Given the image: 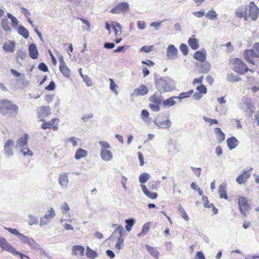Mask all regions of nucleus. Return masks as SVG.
Masks as SVG:
<instances>
[{"label":"nucleus","instance_id":"f257e3e1","mask_svg":"<svg viewBox=\"0 0 259 259\" xmlns=\"http://www.w3.org/2000/svg\"><path fill=\"white\" fill-rule=\"evenodd\" d=\"M155 84L157 90L160 93L172 91L175 88L174 81L167 77L155 79Z\"/></svg>","mask_w":259,"mask_h":259},{"label":"nucleus","instance_id":"f03ea898","mask_svg":"<svg viewBox=\"0 0 259 259\" xmlns=\"http://www.w3.org/2000/svg\"><path fill=\"white\" fill-rule=\"evenodd\" d=\"M18 106L8 100H3L0 102V112L4 115L8 114L16 117L18 114Z\"/></svg>","mask_w":259,"mask_h":259},{"label":"nucleus","instance_id":"7ed1b4c3","mask_svg":"<svg viewBox=\"0 0 259 259\" xmlns=\"http://www.w3.org/2000/svg\"><path fill=\"white\" fill-rule=\"evenodd\" d=\"M244 56L247 63L254 64L253 59L259 58V42H255L251 49L246 50L244 53Z\"/></svg>","mask_w":259,"mask_h":259},{"label":"nucleus","instance_id":"20e7f679","mask_svg":"<svg viewBox=\"0 0 259 259\" xmlns=\"http://www.w3.org/2000/svg\"><path fill=\"white\" fill-rule=\"evenodd\" d=\"M231 64L233 70L238 73L243 74L249 70L246 64L241 60L237 58L231 61Z\"/></svg>","mask_w":259,"mask_h":259},{"label":"nucleus","instance_id":"39448f33","mask_svg":"<svg viewBox=\"0 0 259 259\" xmlns=\"http://www.w3.org/2000/svg\"><path fill=\"white\" fill-rule=\"evenodd\" d=\"M239 210L244 217H246L251 207L248 203L247 199L243 196L238 198Z\"/></svg>","mask_w":259,"mask_h":259},{"label":"nucleus","instance_id":"423d86ee","mask_svg":"<svg viewBox=\"0 0 259 259\" xmlns=\"http://www.w3.org/2000/svg\"><path fill=\"white\" fill-rule=\"evenodd\" d=\"M248 6L249 16L253 21H255L258 16V8L253 3H251L249 5H248Z\"/></svg>","mask_w":259,"mask_h":259},{"label":"nucleus","instance_id":"0eeeda50","mask_svg":"<svg viewBox=\"0 0 259 259\" xmlns=\"http://www.w3.org/2000/svg\"><path fill=\"white\" fill-rule=\"evenodd\" d=\"M0 247L3 249L11 252V253H16V249L12 246L6 240V239L0 236Z\"/></svg>","mask_w":259,"mask_h":259},{"label":"nucleus","instance_id":"6e6552de","mask_svg":"<svg viewBox=\"0 0 259 259\" xmlns=\"http://www.w3.org/2000/svg\"><path fill=\"white\" fill-rule=\"evenodd\" d=\"M14 142L12 140H8L4 145V152L7 157L13 155L12 147L14 146Z\"/></svg>","mask_w":259,"mask_h":259},{"label":"nucleus","instance_id":"1a4fd4ad","mask_svg":"<svg viewBox=\"0 0 259 259\" xmlns=\"http://www.w3.org/2000/svg\"><path fill=\"white\" fill-rule=\"evenodd\" d=\"M178 50L173 45H170L167 48V57L170 60H175L178 58Z\"/></svg>","mask_w":259,"mask_h":259},{"label":"nucleus","instance_id":"9d476101","mask_svg":"<svg viewBox=\"0 0 259 259\" xmlns=\"http://www.w3.org/2000/svg\"><path fill=\"white\" fill-rule=\"evenodd\" d=\"M129 10V5L127 3H122L118 5L115 8L112 9L111 12L115 14H119L128 11Z\"/></svg>","mask_w":259,"mask_h":259},{"label":"nucleus","instance_id":"9b49d317","mask_svg":"<svg viewBox=\"0 0 259 259\" xmlns=\"http://www.w3.org/2000/svg\"><path fill=\"white\" fill-rule=\"evenodd\" d=\"M248 5H241L238 7L235 10V14L237 17L242 18L244 15L248 13Z\"/></svg>","mask_w":259,"mask_h":259},{"label":"nucleus","instance_id":"f8f14e48","mask_svg":"<svg viewBox=\"0 0 259 259\" xmlns=\"http://www.w3.org/2000/svg\"><path fill=\"white\" fill-rule=\"evenodd\" d=\"M148 89L145 85L141 84L139 88L134 90L132 96H144L148 94Z\"/></svg>","mask_w":259,"mask_h":259},{"label":"nucleus","instance_id":"ddd939ff","mask_svg":"<svg viewBox=\"0 0 259 259\" xmlns=\"http://www.w3.org/2000/svg\"><path fill=\"white\" fill-rule=\"evenodd\" d=\"M40 120L43 121L44 117L51 114V108L49 106H42L38 108Z\"/></svg>","mask_w":259,"mask_h":259},{"label":"nucleus","instance_id":"4468645a","mask_svg":"<svg viewBox=\"0 0 259 259\" xmlns=\"http://www.w3.org/2000/svg\"><path fill=\"white\" fill-rule=\"evenodd\" d=\"M58 182L62 189H66L68 184V178L67 174L66 173L60 174L59 177Z\"/></svg>","mask_w":259,"mask_h":259},{"label":"nucleus","instance_id":"2eb2a0df","mask_svg":"<svg viewBox=\"0 0 259 259\" xmlns=\"http://www.w3.org/2000/svg\"><path fill=\"white\" fill-rule=\"evenodd\" d=\"M28 52L29 56L31 59H36L38 58V52L35 44H31L29 46Z\"/></svg>","mask_w":259,"mask_h":259},{"label":"nucleus","instance_id":"dca6fc26","mask_svg":"<svg viewBox=\"0 0 259 259\" xmlns=\"http://www.w3.org/2000/svg\"><path fill=\"white\" fill-rule=\"evenodd\" d=\"M100 156L101 158L106 161L111 160L113 158V154L112 152L107 149H101L100 152Z\"/></svg>","mask_w":259,"mask_h":259},{"label":"nucleus","instance_id":"f3484780","mask_svg":"<svg viewBox=\"0 0 259 259\" xmlns=\"http://www.w3.org/2000/svg\"><path fill=\"white\" fill-rule=\"evenodd\" d=\"M149 101L155 104H161L162 101L161 93L156 92L149 98Z\"/></svg>","mask_w":259,"mask_h":259},{"label":"nucleus","instance_id":"a211bd4d","mask_svg":"<svg viewBox=\"0 0 259 259\" xmlns=\"http://www.w3.org/2000/svg\"><path fill=\"white\" fill-rule=\"evenodd\" d=\"M227 145L230 150L235 148L239 144V141L234 137H232L227 140Z\"/></svg>","mask_w":259,"mask_h":259},{"label":"nucleus","instance_id":"6ab92c4d","mask_svg":"<svg viewBox=\"0 0 259 259\" xmlns=\"http://www.w3.org/2000/svg\"><path fill=\"white\" fill-rule=\"evenodd\" d=\"M250 177V174L247 171H245L236 178V182L239 184H242L246 182Z\"/></svg>","mask_w":259,"mask_h":259},{"label":"nucleus","instance_id":"aec40b11","mask_svg":"<svg viewBox=\"0 0 259 259\" xmlns=\"http://www.w3.org/2000/svg\"><path fill=\"white\" fill-rule=\"evenodd\" d=\"M188 44L193 50H196L199 48V41L198 39L195 38L194 36H192L189 38Z\"/></svg>","mask_w":259,"mask_h":259},{"label":"nucleus","instance_id":"412c9836","mask_svg":"<svg viewBox=\"0 0 259 259\" xmlns=\"http://www.w3.org/2000/svg\"><path fill=\"white\" fill-rule=\"evenodd\" d=\"M84 248L81 245H74L72 247V254L74 255H84Z\"/></svg>","mask_w":259,"mask_h":259},{"label":"nucleus","instance_id":"4be33fe9","mask_svg":"<svg viewBox=\"0 0 259 259\" xmlns=\"http://www.w3.org/2000/svg\"><path fill=\"white\" fill-rule=\"evenodd\" d=\"M206 57V53L205 51L204 52L198 51L196 52L193 55V58L201 62L205 61Z\"/></svg>","mask_w":259,"mask_h":259},{"label":"nucleus","instance_id":"5701e85b","mask_svg":"<svg viewBox=\"0 0 259 259\" xmlns=\"http://www.w3.org/2000/svg\"><path fill=\"white\" fill-rule=\"evenodd\" d=\"M28 140V136L25 134L23 137L19 138L16 142V146L17 147H24L27 145V141Z\"/></svg>","mask_w":259,"mask_h":259},{"label":"nucleus","instance_id":"b1692460","mask_svg":"<svg viewBox=\"0 0 259 259\" xmlns=\"http://www.w3.org/2000/svg\"><path fill=\"white\" fill-rule=\"evenodd\" d=\"M154 122L157 126L162 128L169 127L171 124V121L169 119L164 121H160L158 118L155 119Z\"/></svg>","mask_w":259,"mask_h":259},{"label":"nucleus","instance_id":"393cba45","mask_svg":"<svg viewBox=\"0 0 259 259\" xmlns=\"http://www.w3.org/2000/svg\"><path fill=\"white\" fill-rule=\"evenodd\" d=\"M87 155L88 152L86 150L82 148H78L76 151L74 157L76 160H79L81 158L85 157Z\"/></svg>","mask_w":259,"mask_h":259},{"label":"nucleus","instance_id":"a878e982","mask_svg":"<svg viewBox=\"0 0 259 259\" xmlns=\"http://www.w3.org/2000/svg\"><path fill=\"white\" fill-rule=\"evenodd\" d=\"M218 193L219 194V196L221 198H224L225 199H227L228 198V195L226 193V185L222 184L219 186Z\"/></svg>","mask_w":259,"mask_h":259},{"label":"nucleus","instance_id":"bb28decb","mask_svg":"<svg viewBox=\"0 0 259 259\" xmlns=\"http://www.w3.org/2000/svg\"><path fill=\"white\" fill-rule=\"evenodd\" d=\"M214 133L218 135L217 140L219 143H222L225 139V135L222 131L221 128L216 127L214 129Z\"/></svg>","mask_w":259,"mask_h":259},{"label":"nucleus","instance_id":"cd10ccee","mask_svg":"<svg viewBox=\"0 0 259 259\" xmlns=\"http://www.w3.org/2000/svg\"><path fill=\"white\" fill-rule=\"evenodd\" d=\"M174 99H178L177 96H174L165 100L162 102L164 107H171L176 104V102Z\"/></svg>","mask_w":259,"mask_h":259},{"label":"nucleus","instance_id":"c85d7f7f","mask_svg":"<svg viewBox=\"0 0 259 259\" xmlns=\"http://www.w3.org/2000/svg\"><path fill=\"white\" fill-rule=\"evenodd\" d=\"M18 33L19 34L23 36L25 38H27L29 37L28 31L22 25L19 26Z\"/></svg>","mask_w":259,"mask_h":259},{"label":"nucleus","instance_id":"c756f323","mask_svg":"<svg viewBox=\"0 0 259 259\" xmlns=\"http://www.w3.org/2000/svg\"><path fill=\"white\" fill-rule=\"evenodd\" d=\"M146 247L147 249V250L151 255L155 257L156 259H158V255L159 253L158 251L156 248L148 245H146Z\"/></svg>","mask_w":259,"mask_h":259},{"label":"nucleus","instance_id":"7c9ffc66","mask_svg":"<svg viewBox=\"0 0 259 259\" xmlns=\"http://www.w3.org/2000/svg\"><path fill=\"white\" fill-rule=\"evenodd\" d=\"M15 43L14 41H11L9 43H6L4 46L3 49L5 51L9 52H14L15 49Z\"/></svg>","mask_w":259,"mask_h":259},{"label":"nucleus","instance_id":"2f4dec72","mask_svg":"<svg viewBox=\"0 0 259 259\" xmlns=\"http://www.w3.org/2000/svg\"><path fill=\"white\" fill-rule=\"evenodd\" d=\"M59 69L64 76H65L66 77H70V70L68 68L66 64L59 67Z\"/></svg>","mask_w":259,"mask_h":259},{"label":"nucleus","instance_id":"473e14b6","mask_svg":"<svg viewBox=\"0 0 259 259\" xmlns=\"http://www.w3.org/2000/svg\"><path fill=\"white\" fill-rule=\"evenodd\" d=\"M86 255L91 259H95L98 256V253L96 251L91 249L89 247H87Z\"/></svg>","mask_w":259,"mask_h":259},{"label":"nucleus","instance_id":"72a5a7b5","mask_svg":"<svg viewBox=\"0 0 259 259\" xmlns=\"http://www.w3.org/2000/svg\"><path fill=\"white\" fill-rule=\"evenodd\" d=\"M150 178V176L149 174L146 172H143L141 174L139 178V182L141 184L146 183Z\"/></svg>","mask_w":259,"mask_h":259},{"label":"nucleus","instance_id":"f704fd0d","mask_svg":"<svg viewBox=\"0 0 259 259\" xmlns=\"http://www.w3.org/2000/svg\"><path fill=\"white\" fill-rule=\"evenodd\" d=\"M216 12L213 9L209 10L206 14L205 17L211 20H214L217 18Z\"/></svg>","mask_w":259,"mask_h":259},{"label":"nucleus","instance_id":"c9c22d12","mask_svg":"<svg viewBox=\"0 0 259 259\" xmlns=\"http://www.w3.org/2000/svg\"><path fill=\"white\" fill-rule=\"evenodd\" d=\"M1 26L6 31H10L11 30L9 25L8 19L6 18L2 19L1 21Z\"/></svg>","mask_w":259,"mask_h":259},{"label":"nucleus","instance_id":"e433bc0d","mask_svg":"<svg viewBox=\"0 0 259 259\" xmlns=\"http://www.w3.org/2000/svg\"><path fill=\"white\" fill-rule=\"evenodd\" d=\"M226 79L231 82H235L239 81L241 80V78L236 75H234L233 74H227Z\"/></svg>","mask_w":259,"mask_h":259},{"label":"nucleus","instance_id":"4c0bfd02","mask_svg":"<svg viewBox=\"0 0 259 259\" xmlns=\"http://www.w3.org/2000/svg\"><path fill=\"white\" fill-rule=\"evenodd\" d=\"M125 223H126L125 228L127 231H130L132 230V227L135 223V220L134 219H129L125 220Z\"/></svg>","mask_w":259,"mask_h":259},{"label":"nucleus","instance_id":"58836bf2","mask_svg":"<svg viewBox=\"0 0 259 259\" xmlns=\"http://www.w3.org/2000/svg\"><path fill=\"white\" fill-rule=\"evenodd\" d=\"M201 72L203 73H208L210 69V64L207 62H202Z\"/></svg>","mask_w":259,"mask_h":259},{"label":"nucleus","instance_id":"ea45409f","mask_svg":"<svg viewBox=\"0 0 259 259\" xmlns=\"http://www.w3.org/2000/svg\"><path fill=\"white\" fill-rule=\"evenodd\" d=\"M7 16L11 20L12 26L14 28H17L18 25V21L17 18L10 13H8Z\"/></svg>","mask_w":259,"mask_h":259},{"label":"nucleus","instance_id":"a19ab883","mask_svg":"<svg viewBox=\"0 0 259 259\" xmlns=\"http://www.w3.org/2000/svg\"><path fill=\"white\" fill-rule=\"evenodd\" d=\"M178 210L181 212V217L186 221H188L189 220V216L188 215L187 213L184 210V209L183 208L182 205H180L178 207Z\"/></svg>","mask_w":259,"mask_h":259},{"label":"nucleus","instance_id":"79ce46f5","mask_svg":"<svg viewBox=\"0 0 259 259\" xmlns=\"http://www.w3.org/2000/svg\"><path fill=\"white\" fill-rule=\"evenodd\" d=\"M193 93V91L192 90H190L187 92H183L181 93L177 98L181 100L186 98L190 97V96Z\"/></svg>","mask_w":259,"mask_h":259},{"label":"nucleus","instance_id":"37998d69","mask_svg":"<svg viewBox=\"0 0 259 259\" xmlns=\"http://www.w3.org/2000/svg\"><path fill=\"white\" fill-rule=\"evenodd\" d=\"M28 217L30 219L28 222L29 225L31 226L34 224L37 225L38 224V219L36 217L32 214H29Z\"/></svg>","mask_w":259,"mask_h":259},{"label":"nucleus","instance_id":"c03bdc74","mask_svg":"<svg viewBox=\"0 0 259 259\" xmlns=\"http://www.w3.org/2000/svg\"><path fill=\"white\" fill-rule=\"evenodd\" d=\"M55 216V212L54 209L53 208H51L45 215V218L47 220H50L52 218H53Z\"/></svg>","mask_w":259,"mask_h":259},{"label":"nucleus","instance_id":"a18cd8bd","mask_svg":"<svg viewBox=\"0 0 259 259\" xmlns=\"http://www.w3.org/2000/svg\"><path fill=\"white\" fill-rule=\"evenodd\" d=\"M150 224L149 222L145 223L143 227L142 232L138 234V236H140L142 234L145 235L147 233L149 229H150Z\"/></svg>","mask_w":259,"mask_h":259},{"label":"nucleus","instance_id":"49530a36","mask_svg":"<svg viewBox=\"0 0 259 259\" xmlns=\"http://www.w3.org/2000/svg\"><path fill=\"white\" fill-rule=\"evenodd\" d=\"M30 247L32 248H38L39 247V245L37 244V243L32 238H30L27 244Z\"/></svg>","mask_w":259,"mask_h":259},{"label":"nucleus","instance_id":"de8ad7c7","mask_svg":"<svg viewBox=\"0 0 259 259\" xmlns=\"http://www.w3.org/2000/svg\"><path fill=\"white\" fill-rule=\"evenodd\" d=\"M123 240H124V239H123V237L119 236L118 237L117 242L115 245V248L117 249L120 250L122 248V246L123 245Z\"/></svg>","mask_w":259,"mask_h":259},{"label":"nucleus","instance_id":"09e8293b","mask_svg":"<svg viewBox=\"0 0 259 259\" xmlns=\"http://www.w3.org/2000/svg\"><path fill=\"white\" fill-rule=\"evenodd\" d=\"M110 81V89L116 95L118 94V91L115 89L117 87V85L114 82L112 78H109Z\"/></svg>","mask_w":259,"mask_h":259},{"label":"nucleus","instance_id":"8fccbe9b","mask_svg":"<svg viewBox=\"0 0 259 259\" xmlns=\"http://www.w3.org/2000/svg\"><path fill=\"white\" fill-rule=\"evenodd\" d=\"M203 119L205 122L209 123V125H211L213 124H217L219 123V121L218 120L215 119H211L210 118H208L206 116H204L203 117Z\"/></svg>","mask_w":259,"mask_h":259},{"label":"nucleus","instance_id":"3c124183","mask_svg":"<svg viewBox=\"0 0 259 259\" xmlns=\"http://www.w3.org/2000/svg\"><path fill=\"white\" fill-rule=\"evenodd\" d=\"M202 199L204 203V206L205 207L210 208L211 206H213V204L212 203H209V201L206 196L203 195L202 197Z\"/></svg>","mask_w":259,"mask_h":259},{"label":"nucleus","instance_id":"603ef678","mask_svg":"<svg viewBox=\"0 0 259 259\" xmlns=\"http://www.w3.org/2000/svg\"><path fill=\"white\" fill-rule=\"evenodd\" d=\"M180 49L184 56H186L188 55V48L186 45L184 44H182L180 46Z\"/></svg>","mask_w":259,"mask_h":259},{"label":"nucleus","instance_id":"864d4df0","mask_svg":"<svg viewBox=\"0 0 259 259\" xmlns=\"http://www.w3.org/2000/svg\"><path fill=\"white\" fill-rule=\"evenodd\" d=\"M23 149L21 150V152H22L23 155L24 156H31L33 155L32 152L27 147H22Z\"/></svg>","mask_w":259,"mask_h":259},{"label":"nucleus","instance_id":"5fc2aeb1","mask_svg":"<svg viewBox=\"0 0 259 259\" xmlns=\"http://www.w3.org/2000/svg\"><path fill=\"white\" fill-rule=\"evenodd\" d=\"M18 238L22 243L27 244L30 238L21 234Z\"/></svg>","mask_w":259,"mask_h":259},{"label":"nucleus","instance_id":"6e6d98bb","mask_svg":"<svg viewBox=\"0 0 259 259\" xmlns=\"http://www.w3.org/2000/svg\"><path fill=\"white\" fill-rule=\"evenodd\" d=\"M196 89L199 93H201L202 95L205 94L207 93V89L203 84H201L199 85L196 88Z\"/></svg>","mask_w":259,"mask_h":259},{"label":"nucleus","instance_id":"4d7b16f0","mask_svg":"<svg viewBox=\"0 0 259 259\" xmlns=\"http://www.w3.org/2000/svg\"><path fill=\"white\" fill-rule=\"evenodd\" d=\"M10 233L17 236L18 238L21 234L16 229H13L11 228H5Z\"/></svg>","mask_w":259,"mask_h":259},{"label":"nucleus","instance_id":"13d9d810","mask_svg":"<svg viewBox=\"0 0 259 259\" xmlns=\"http://www.w3.org/2000/svg\"><path fill=\"white\" fill-rule=\"evenodd\" d=\"M62 213L65 214L70 209L69 205L66 203L64 202V204L61 207Z\"/></svg>","mask_w":259,"mask_h":259},{"label":"nucleus","instance_id":"bf43d9fd","mask_svg":"<svg viewBox=\"0 0 259 259\" xmlns=\"http://www.w3.org/2000/svg\"><path fill=\"white\" fill-rule=\"evenodd\" d=\"M82 78L83 79V81L85 82L88 87H91L92 85V81L88 76L85 75L84 76H82Z\"/></svg>","mask_w":259,"mask_h":259},{"label":"nucleus","instance_id":"052dcab7","mask_svg":"<svg viewBox=\"0 0 259 259\" xmlns=\"http://www.w3.org/2000/svg\"><path fill=\"white\" fill-rule=\"evenodd\" d=\"M153 46H145L141 48V49H140V51L145 52L146 53H149L153 50Z\"/></svg>","mask_w":259,"mask_h":259},{"label":"nucleus","instance_id":"680f3d73","mask_svg":"<svg viewBox=\"0 0 259 259\" xmlns=\"http://www.w3.org/2000/svg\"><path fill=\"white\" fill-rule=\"evenodd\" d=\"M38 69L44 72H47L48 71V67L44 63H40L38 66Z\"/></svg>","mask_w":259,"mask_h":259},{"label":"nucleus","instance_id":"e2e57ef3","mask_svg":"<svg viewBox=\"0 0 259 259\" xmlns=\"http://www.w3.org/2000/svg\"><path fill=\"white\" fill-rule=\"evenodd\" d=\"M159 105V104H150L149 106L153 111L158 112L160 110Z\"/></svg>","mask_w":259,"mask_h":259},{"label":"nucleus","instance_id":"0e129e2a","mask_svg":"<svg viewBox=\"0 0 259 259\" xmlns=\"http://www.w3.org/2000/svg\"><path fill=\"white\" fill-rule=\"evenodd\" d=\"M145 195L148 197L153 199H156L158 196V194L156 193L151 192L150 191H149Z\"/></svg>","mask_w":259,"mask_h":259},{"label":"nucleus","instance_id":"69168bd1","mask_svg":"<svg viewBox=\"0 0 259 259\" xmlns=\"http://www.w3.org/2000/svg\"><path fill=\"white\" fill-rule=\"evenodd\" d=\"M78 140V139L75 138V137H71L67 139V142H70L72 145L75 147L77 145V141Z\"/></svg>","mask_w":259,"mask_h":259},{"label":"nucleus","instance_id":"338daca9","mask_svg":"<svg viewBox=\"0 0 259 259\" xmlns=\"http://www.w3.org/2000/svg\"><path fill=\"white\" fill-rule=\"evenodd\" d=\"M149 113L148 111L146 109H143L141 112V118L145 121V118H147L149 116Z\"/></svg>","mask_w":259,"mask_h":259},{"label":"nucleus","instance_id":"774afa93","mask_svg":"<svg viewBox=\"0 0 259 259\" xmlns=\"http://www.w3.org/2000/svg\"><path fill=\"white\" fill-rule=\"evenodd\" d=\"M99 145L103 148L105 149H110L111 148L110 145L109 143L106 141H100L99 142Z\"/></svg>","mask_w":259,"mask_h":259}]
</instances>
